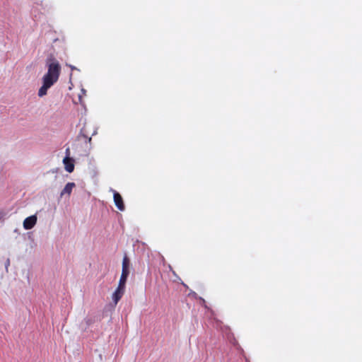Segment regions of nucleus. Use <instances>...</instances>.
I'll list each match as a JSON object with an SVG mask.
<instances>
[{
  "instance_id": "nucleus-1",
  "label": "nucleus",
  "mask_w": 362,
  "mask_h": 362,
  "mask_svg": "<svg viewBox=\"0 0 362 362\" xmlns=\"http://www.w3.org/2000/svg\"><path fill=\"white\" fill-rule=\"evenodd\" d=\"M45 65L47 71L42 78V85L37 93L40 98L46 95L47 90L58 81L62 69L59 62L52 55L47 58Z\"/></svg>"
},
{
  "instance_id": "nucleus-2",
  "label": "nucleus",
  "mask_w": 362,
  "mask_h": 362,
  "mask_svg": "<svg viewBox=\"0 0 362 362\" xmlns=\"http://www.w3.org/2000/svg\"><path fill=\"white\" fill-rule=\"evenodd\" d=\"M128 276H122L121 275L119 284L115 290V291L112 294V300L115 304L118 303V301L121 299L124 293V288H125V284L127 281Z\"/></svg>"
},
{
  "instance_id": "nucleus-3",
  "label": "nucleus",
  "mask_w": 362,
  "mask_h": 362,
  "mask_svg": "<svg viewBox=\"0 0 362 362\" xmlns=\"http://www.w3.org/2000/svg\"><path fill=\"white\" fill-rule=\"evenodd\" d=\"M111 191L113 192V198L115 206L119 211H124L125 206L122 196L114 189H111Z\"/></svg>"
},
{
  "instance_id": "nucleus-4",
  "label": "nucleus",
  "mask_w": 362,
  "mask_h": 362,
  "mask_svg": "<svg viewBox=\"0 0 362 362\" xmlns=\"http://www.w3.org/2000/svg\"><path fill=\"white\" fill-rule=\"evenodd\" d=\"M66 153L68 154L67 156H66L64 159H63V163L64 164V167H65V170L68 172V173H72L74 170V160L71 158L69 157V149L67 148L66 150Z\"/></svg>"
},
{
  "instance_id": "nucleus-5",
  "label": "nucleus",
  "mask_w": 362,
  "mask_h": 362,
  "mask_svg": "<svg viewBox=\"0 0 362 362\" xmlns=\"http://www.w3.org/2000/svg\"><path fill=\"white\" fill-rule=\"evenodd\" d=\"M37 218L36 215H33V216L27 217L23 221V228L25 230H30V229L33 228L35 226V224L37 223Z\"/></svg>"
},
{
  "instance_id": "nucleus-6",
  "label": "nucleus",
  "mask_w": 362,
  "mask_h": 362,
  "mask_svg": "<svg viewBox=\"0 0 362 362\" xmlns=\"http://www.w3.org/2000/svg\"><path fill=\"white\" fill-rule=\"evenodd\" d=\"M129 259L127 256H124L122 260V269L121 275L128 276L129 274Z\"/></svg>"
},
{
  "instance_id": "nucleus-7",
  "label": "nucleus",
  "mask_w": 362,
  "mask_h": 362,
  "mask_svg": "<svg viewBox=\"0 0 362 362\" xmlns=\"http://www.w3.org/2000/svg\"><path fill=\"white\" fill-rule=\"evenodd\" d=\"M75 187L76 185L74 182H68L61 192L60 197H63L64 194H67L68 196H69Z\"/></svg>"
},
{
  "instance_id": "nucleus-8",
  "label": "nucleus",
  "mask_w": 362,
  "mask_h": 362,
  "mask_svg": "<svg viewBox=\"0 0 362 362\" xmlns=\"http://www.w3.org/2000/svg\"><path fill=\"white\" fill-rule=\"evenodd\" d=\"M6 265H9V260L8 259V262L6 263Z\"/></svg>"
},
{
  "instance_id": "nucleus-9",
  "label": "nucleus",
  "mask_w": 362,
  "mask_h": 362,
  "mask_svg": "<svg viewBox=\"0 0 362 362\" xmlns=\"http://www.w3.org/2000/svg\"><path fill=\"white\" fill-rule=\"evenodd\" d=\"M6 265H9V260L8 259V262L6 263Z\"/></svg>"
},
{
  "instance_id": "nucleus-10",
  "label": "nucleus",
  "mask_w": 362,
  "mask_h": 362,
  "mask_svg": "<svg viewBox=\"0 0 362 362\" xmlns=\"http://www.w3.org/2000/svg\"><path fill=\"white\" fill-rule=\"evenodd\" d=\"M71 69H75V67L72 66H71Z\"/></svg>"
}]
</instances>
